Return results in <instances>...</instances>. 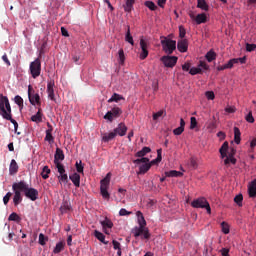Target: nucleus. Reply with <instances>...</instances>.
I'll return each instance as SVG.
<instances>
[{
	"instance_id": "cd10ccee",
	"label": "nucleus",
	"mask_w": 256,
	"mask_h": 256,
	"mask_svg": "<svg viewBox=\"0 0 256 256\" xmlns=\"http://www.w3.org/2000/svg\"><path fill=\"white\" fill-rule=\"evenodd\" d=\"M133 5H135V0H126L123 8L126 13H131L133 11Z\"/></svg>"
},
{
	"instance_id": "b1692460",
	"label": "nucleus",
	"mask_w": 256,
	"mask_h": 256,
	"mask_svg": "<svg viewBox=\"0 0 256 256\" xmlns=\"http://www.w3.org/2000/svg\"><path fill=\"white\" fill-rule=\"evenodd\" d=\"M249 197H256V179H254L248 186Z\"/></svg>"
},
{
	"instance_id": "0e129e2a",
	"label": "nucleus",
	"mask_w": 256,
	"mask_h": 256,
	"mask_svg": "<svg viewBox=\"0 0 256 256\" xmlns=\"http://www.w3.org/2000/svg\"><path fill=\"white\" fill-rule=\"evenodd\" d=\"M120 217H125L126 215H131V212L127 211L125 208H121L119 211Z\"/></svg>"
},
{
	"instance_id": "7ed1b4c3",
	"label": "nucleus",
	"mask_w": 256,
	"mask_h": 256,
	"mask_svg": "<svg viewBox=\"0 0 256 256\" xmlns=\"http://www.w3.org/2000/svg\"><path fill=\"white\" fill-rule=\"evenodd\" d=\"M111 183V172H109L104 179L100 181V193L103 199H107L109 201L111 194H109V184Z\"/></svg>"
},
{
	"instance_id": "412c9836",
	"label": "nucleus",
	"mask_w": 256,
	"mask_h": 256,
	"mask_svg": "<svg viewBox=\"0 0 256 256\" xmlns=\"http://www.w3.org/2000/svg\"><path fill=\"white\" fill-rule=\"evenodd\" d=\"M116 137L117 135L114 133V131L110 133H104L102 136V141L104 143H109V141H113V139H115Z\"/></svg>"
},
{
	"instance_id": "8fccbe9b",
	"label": "nucleus",
	"mask_w": 256,
	"mask_h": 256,
	"mask_svg": "<svg viewBox=\"0 0 256 256\" xmlns=\"http://www.w3.org/2000/svg\"><path fill=\"white\" fill-rule=\"evenodd\" d=\"M56 165V169H58V173L60 174V175H65L66 173H65V166H63V164H61V163H57V164H55Z\"/></svg>"
},
{
	"instance_id": "09e8293b",
	"label": "nucleus",
	"mask_w": 256,
	"mask_h": 256,
	"mask_svg": "<svg viewBox=\"0 0 256 256\" xmlns=\"http://www.w3.org/2000/svg\"><path fill=\"white\" fill-rule=\"evenodd\" d=\"M118 55H119V64L123 65L125 63V52L123 51V49H120L118 51Z\"/></svg>"
},
{
	"instance_id": "5fc2aeb1",
	"label": "nucleus",
	"mask_w": 256,
	"mask_h": 256,
	"mask_svg": "<svg viewBox=\"0 0 256 256\" xmlns=\"http://www.w3.org/2000/svg\"><path fill=\"white\" fill-rule=\"evenodd\" d=\"M236 63H237V60H235V58L230 59L228 61V63L225 64L226 65V69H233V65H236Z\"/></svg>"
},
{
	"instance_id": "4be33fe9",
	"label": "nucleus",
	"mask_w": 256,
	"mask_h": 256,
	"mask_svg": "<svg viewBox=\"0 0 256 256\" xmlns=\"http://www.w3.org/2000/svg\"><path fill=\"white\" fill-rule=\"evenodd\" d=\"M227 151H229V142H224L219 149V153L222 159H225V157H227Z\"/></svg>"
},
{
	"instance_id": "4c0bfd02",
	"label": "nucleus",
	"mask_w": 256,
	"mask_h": 256,
	"mask_svg": "<svg viewBox=\"0 0 256 256\" xmlns=\"http://www.w3.org/2000/svg\"><path fill=\"white\" fill-rule=\"evenodd\" d=\"M133 163H134V165H141V163H143V165L149 164V158L143 156L141 158L133 160Z\"/></svg>"
},
{
	"instance_id": "58836bf2",
	"label": "nucleus",
	"mask_w": 256,
	"mask_h": 256,
	"mask_svg": "<svg viewBox=\"0 0 256 256\" xmlns=\"http://www.w3.org/2000/svg\"><path fill=\"white\" fill-rule=\"evenodd\" d=\"M50 173H51V169H49V166H44L41 172L42 179H49Z\"/></svg>"
},
{
	"instance_id": "338daca9",
	"label": "nucleus",
	"mask_w": 256,
	"mask_h": 256,
	"mask_svg": "<svg viewBox=\"0 0 256 256\" xmlns=\"http://www.w3.org/2000/svg\"><path fill=\"white\" fill-rule=\"evenodd\" d=\"M185 131V129L181 128L180 126L178 128H175L173 130L174 135H181Z\"/></svg>"
},
{
	"instance_id": "f03ea898",
	"label": "nucleus",
	"mask_w": 256,
	"mask_h": 256,
	"mask_svg": "<svg viewBox=\"0 0 256 256\" xmlns=\"http://www.w3.org/2000/svg\"><path fill=\"white\" fill-rule=\"evenodd\" d=\"M20 185L24 187L22 193H24L27 199H30V201H37L39 199V191L37 189L29 188V184L25 181H20Z\"/></svg>"
},
{
	"instance_id": "4d7b16f0",
	"label": "nucleus",
	"mask_w": 256,
	"mask_h": 256,
	"mask_svg": "<svg viewBox=\"0 0 256 256\" xmlns=\"http://www.w3.org/2000/svg\"><path fill=\"white\" fill-rule=\"evenodd\" d=\"M198 68L199 69H204V71H209V66L204 61L199 62Z\"/></svg>"
},
{
	"instance_id": "9b49d317",
	"label": "nucleus",
	"mask_w": 256,
	"mask_h": 256,
	"mask_svg": "<svg viewBox=\"0 0 256 256\" xmlns=\"http://www.w3.org/2000/svg\"><path fill=\"white\" fill-rule=\"evenodd\" d=\"M177 56H162L160 61L163 62V65L169 68H173L175 65H177L178 61Z\"/></svg>"
},
{
	"instance_id": "6e6d98bb",
	"label": "nucleus",
	"mask_w": 256,
	"mask_h": 256,
	"mask_svg": "<svg viewBox=\"0 0 256 256\" xmlns=\"http://www.w3.org/2000/svg\"><path fill=\"white\" fill-rule=\"evenodd\" d=\"M75 166H76L77 173H83L84 166L81 161L76 162Z\"/></svg>"
},
{
	"instance_id": "a878e982",
	"label": "nucleus",
	"mask_w": 256,
	"mask_h": 256,
	"mask_svg": "<svg viewBox=\"0 0 256 256\" xmlns=\"http://www.w3.org/2000/svg\"><path fill=\"white\" fill-rule=\"evenodd\" d=\"M31 121L33 123H41L43 121V113H41V108L38 109V112L31 116Z\"/></svg>"
},
{
	"instance_id": "3c124183",
	"label": "nucleus",
	"mask_w": 256,
	"mask_h": 256,
	"mask_svg": "<svg viewBox=\"0 0 256 256\" xmlns=\"http://www.w3.org/2000/svg\"><path fill=\"white\" fill-rule=\"evenodd\" d=\"M247 123H255V118L253 117V112L249 111V113L245 116Z\"/></svg>"
},
{
	"instance_id": "a19ab883",
	"label": "nucleus",
	"mask_w": 256,
	"mask_h": 256,
	"mask_svg": "<svg viewBox=\"0 0 256 256\" xmlns=\"http://www.w3.org/2000/svg\"><path fill=\"white\" fill-rule=\"evenodd\" d=\"M188 166L190 167V169H197L199 167V164L197 163V158H190Z\"/></svg>"
},
{
	"instance_id": "a18cd8bd",
	"label": "nucleus",
	"mask_w": 256,
	"mask_h": 256,
	"mask_svg": "<svg viewBox=\"0 0 256 256\" xmlns=\"http://www.w3.org/2000/svg\"><path fill=\"white\" fill-rule=\"evenodd\" d=\"M166 177H179L181 175V172L177 170H171L169 172H165Z\"/></svg>"
},
{
	"instance_id": "37998d69",
	"label": "nucleus",
	"mask_w": 256,
	"mask_h": 256,
	"mask_svg": "<svg viewBox=\"0 0 256 256\" xmlns=\"http://www.w3.org/2000/svg\"><path fill=\"white\" fill-rule=\"evenodd\" d=\"M189 73H190V75H201V74H203V69L197 68V67H192L189 70Z\"/></svg>"
},
{
	"instance_id": "603ef678",
	"label": "nucleus",
	"mask_w": 256,
	"mask_h": 256,
	"mask_svg": "<svg viewBox=\"0 0 256 256\" xmlns=\"http://www.w3.org/2000/svg\"><path fill=\"white\" fill-rule=\"evenodd\" d=\"M58 179L60 183L67 184L69 182V176H67V174H61L60 176H58Z\"/></svg>"
},
{
	"instance_id": "a211bd4d",
	"label": "nucleus",
	"mask_w": 256,
	"mask_h": 256,
	"mask_svg": "<svg viewBox=\"0 0 256 256\" xmlns=\"http://www.w3.org/2000/svg\"><path fill=\"white\" fill-rule=\"evenodd\" d=\"M65 159V154L61 150V148H56V152L54 155V163L57 165V163H61Z\"/></svg>"
},
{
	"instance_id": "9d476101",
	"label": "nucleus",
	"mask_w": 256,
	"mask_h": 256,
	"mask_svg": "<svg viewBox=\"0 0 256 256\" xmlns=\"http://www.w3.org/2000/svg\"><path fill=\"white\" fill-rule=\"evenodd\" d=\"M28 98L31 105H38V107H41V97L37 93L33 94V86L31 85L28 86Z\"/></svg>"
},
{
	"instance_id": "79ce46f5",
	"label": "nucleus",
	"mask_w": 256,
	"mask_h": 256,
	"mask_svg": "<svg viewBox=\"0 0 256 256\" xmlns=\"http://www.w3.org/2000/svg\"><path fill=\"white\" fill-rule=\"evenodd\" d=\"M47 241H49V238L46 237L45 234L40 233L39 234V240H38L39 245L44 246V245H46Z\"/></svg>"
},
{
	"instance_id": "423d86ee",
	"label": "nucleus",
	"mask_w": 256,
	"mask_h": 256,
	"mask_svg": "<svg viewBox=\"0 0 256 256\" xmlns=\"http://www.w3.org/2000/svg\"><path fill=\"white\" fill-rule=\"evenodd\" d=\"M162 49L164 52L167 53V55H173V51L177 49V41L171 40L167 37H164L163 40H161Z\"/></svg>"
},
{
	"instance_id": "f8f14e48",
	"label": "nucleus",
	"mask_w": 256,
	"mask_h": 256,
	"mask_svg": "<svg viewBox=\"0 0 256 256\" xmlns=\"http://www.w3.org/2000/svg\"><path fill=\"white\" fill-rule=\"evenodd\" d=\"M140 49L142 51L140 53V59L141 61H144V59H147V57H149V51L147 50V42L143 38L140 39Z\"/></svg>"
},
{
	"instance_id": "aec40b11",
	"label": "nucleus",
	"mask_w": 256,
	"mask_h": 256,
	"mask_svg": "<svg viewBox=\"0 0 256 256\" xmlns=\"http://www.w3.org/2000/svg\"><path fill=\"white\" fill-rule=\"evenodd\" d=\"M18 171L19 165L17 164V161H15V159H12L9 167V173L10 175H17Z\"/></svg>"
},
{
	"instance_id": "20e7f679",
	"label": "nucleus",
	"mask_w": 256,
	"mask_h": 256,
	"mask_svg": "<svg viewBox=\"0 0 256 256\" xmlns=\"http://www.w3.org/2000/svg\"><path fill=\"white\" fill-rule=\"evenodd\" d=\"M0 115L5 118L11 115V104L9 103V98L7 96L0 95Z\"/></svg>"
},
{
	"instance_id": "49530a36",
	"label": "nucleus",
	"mask_w": 256,
	"mask_h": 256,
	"mask_svg": "<svg viewBox=\"0 0 256 256\" xmlns=\"http://www.w3.org/2000/svg\"><path fill=\"white\" fill-rule=\"evenodd\" d=\"M14 102L16 103V105H18L20 109H23V98L21 96H15Z\"/></svg>"
},
{
	"instance_id": "c756f323",
	"label": "nucleus",
	"mask_w": 256,
	"mask_h": 256,
	"mask_svg": "<svg viewBox=\"0 0 256 256\" xmlns=\"http://www.w3.org/2000/svg\"><path fill=\"white\" fill-rule=\"evenodd\" d=\"M197 8L202 11H209V4L205 0H197Z\"/></svg>"
},
{
	"instance_id": "ea45409f",
	"label": "nucleus",
	"mask_w": 256,
	"mask_h": 256,
	"mask_svg": "<svg viewBox=\"0 0 256 256\" xmlns=\"http://www.w3.org/2000/svg\"><path fill=\"white\" fill-rule=\"evenodd\" d=\"M234 203L238 205V207H243V194H238L234 197Z\"/></svg>"
},
{
	"instance_id": "bb28decb",
	"label": "nucleus",
	"mask_w": 256,
	"mask_h": 256,
	"mask_svg": "<svg viewBox=\"0 0 256 256\" xmlns=\"http://www.w3.org/2000/svg\"><path fill=\"white\" fill-rule=\"evenodd\" d=\"M119 101H125V98L118 93H114L108 100V103H119Z\"/></svg>"
},
{
	"instance_id": "39448f33",
	"label": "nucleus",
	"mask_w": 256,
	"mask_h": 256,
	"mask_svg": "<svg viewBox=\"0 0 256 256\" xmlns=\"http://www.w3.org/2000/svg\"><path fill=\"white\" fill-rule=\"evenodd\" d=\"M191 207L194 209H206L208 215H211V206L206 198L200 197L191 202Z\"/></svg>"
},
{
	"instance_id": "6ab92c4d",
	"label": "nucleus",
	"mask_w": 256,
	"mask_h": 256,
	"mask_svg": "<svg viewBox=\"0 0 256 256\" xmlns=\"http://www.w3.org/2000/svg\"><path fill=\"white\" fill-rule=\"evenodd\" d=\"M70 181H72L73 185L75 187H80L81 186V175L78 173H74L69 176Z\"/></svg>"
},
{
	"instance_id": "0eeeda50",
	"label": "nucleus",
	"mask_w": 256,
	"mask_h": 256,
	"mask_svg": "<svg viewBox=\"0 0 256 256\" xmlns=\"http://www.w3.org/2000/svg\"><path fill=\"white\" fill-rule=\"evenodd\" d=\"M22 189H25L20 182H15L12 185V190L14 191V197H13V203L15 207L23 201V196H21V193L23 192Z\"/></svg>"
},
{
	"instance_id": "c9c22d12",
	"label": "nucleus",
	"mask_w": 256,
	"mask_h": 256,
	"mask_svg": "<svg viewBox=\"0 0 256 256\" xmlns=\"http://www.w3.org/2000/svg\"><path fill=\"white\" fill-rule=\"evenodd\" d=\"M234 141L236 145L241 143V130H239L237 127H234Z\"/></svg>"
},
{
	"instance_id": "dca6fc26",
	"label": "nucleus",
	"mask_w": 256,
	"mask_h": 256,
	"mask_svg": "<svg viewBox=\"0 0 256 256\" xmlns=\"http://www.w3.org/2000/svg\"><path fill=\"white\" fill-rule=\"evenodd\" d=\"M190 18L194 19L197 25H201V23H207V15L205 13L198 14L196 17L193 14H190Z\"/></svg>"
},
{
	"instance_id": "774afa93",
	"label": "nucleus",
	"mask_w": 256,
	"mask_h": 256,
	"mask_svg": "<svg viewBox=\"0 0 256 256\" xmlns=\"http://www.w3.org/2000/svg\"><path fill=\"white\" fill-rule=\"evenodd\" d=\"M220 252L222 256H229V249L227 248H222Z\"/></svg>"
},
{
	"instance_id": "69168bd1",
	"label": "nucleus",
	"mask_w": 256,
	"mask_h": 256,
	"mask_svg": "<svg viewBox=\"0 0 256 256\" xmlns=\"http://www.w3.org/2000/svg\"><path fill=\"white\" fill-rule=\"evenodd\" d=\"M186 31L185 28H183L182 26L179 27V38L180 39H184L185 35H186Z\"/></svg>"
},
{
	"instance_id": "4468645a",
	"label": "nucleus",
	"mask_w": 256,
	"mask_h": 256,
	"mask_svg": "<svg viewBox=\"0 0 256 256\" xmlns=\"http://www.w3.org/2000/svg\"><path fill=\"white\" fill-rule=\"evenodd\" d=\"M177 49L180 53H187V49H189V42L187 39H181L177 43Z\"/></svg>"
},
{
	"instance_id": "ddd939ff",
	"label": "nucleus",
	"mask_w": 256,
	"mask_h": 256,
	"mask_svg": "<svg viewBox=\"0 0 256 256\" xmlns=\"http://www.w3.org/2000/svg\"><path fill=\"white\" fill-rule=\"evenodd\" d=\"M113 131L115 135H119V137H125L127 135V126L125 123L121 122Z\"/></svg>"
},
{
	"instance_id": "7c9ffc66",
	"label": "nucleus",
	"mask_w": 256,
	"mask_h": 256,
	"mask_svg": "<svg viewBox=\"0 0 256 256\" xmlns=\"http://www.w3.org/2000/svg\"><path fill=\"white\" fill-rule=\"evenodd\" d=\"M151 165H153V164L152 163L142 164L139 167L138 175H145V173H147V171H149V169H151Z\"/></svg>"
},
{
	"instance_id": "e2e57ef3",
	"label": "nucleus",
	"mask_w": 256,
	"mask_h": 256,
	"mask_svg": "<svg viewBox=\"0 0 256 256\" xmlns=\"http://www.w3.org/2000/svg\"><path fill=\"white\" fill-rule=\"evenodd\" d=\"M206 97H207V99H209L210 101H213V99H215V92H214V91H207V92H206Z\"/></svg>"
},
{
	"instance_id": "864d4df0",
	"label": "nucleus",
	"mask_w": 256,
	"mask_h": 256,
	"mask_svg": "<svg viewBox=\"0 0 256 256\" xmlns=\"http://www.w3.org/2000/svg\"><path fill=\"white\" fill-rule=\"evenodd\" d=\"M20 219L19 215L15 212L11 213L8 218L9 221H20Z\"/></svg>"
},
{
	"instance_id": "2eb2a0df",
	"label": "nucleus",
	"mask_w": 256,
	"mask_h": 256,
	"mask_svg": "<svg viewBox=\"0 0 256 256\" xmlns=\"http://www.w3.org/2000/svg\"><path fill=\"white\" fill-rule=\"evenodd\" d=\"M48 128L46 130V136H45V141H48L50 145H53L55 143V137H53V126L48 123Z\"/></svg>"
},
{
	"instance_id": "c03bdc74",
	"label": "nucleus",
	"mask_w": 256,
	"mask_h": 256,
	"mask_svg": "<svg viewBox=\"0 0 256 256\" xmlns=\"http://www.w3.org/2000/svg\"><path fill=\"white\" fill-rule=\"evenodd\" d=\"M145 6L150 9V11H157V5L153 1H146Z\"/></svg>"
},
{
	"instance_id": "bf43d9fd",
	"label": "nucleus",
	"mask_w": 256,
	"mask_h": 256,
	"mask_svg": "<svg viewBox=\"0 0 256 256\" xmlns=\"http://www.w3.org/2000/svg\"><path fill=\"white\" fill-rule=\"evenodd\" d=\"M256 49V44H246V51H248V53H251L252 51H255Z\"/></svg>"
},
{
	"instance_id": "393cba45",
	"label": "nucleus",
	"mask_w": 256,
	"mask_h": 256,
	"mask_svg": "<svg viewBox=\"0 0 256 256\" xmlns=\"http://www.w3.org/2000/svg\"><path fill=\"white\" fill-rule=\"evenodd\" d=\"M70 211H71V203H69L68 201H64L60 206L61 214L65 215V213H69Z\"/></svg>"
},
{
	"instance_id": "473e14b6",
	"label": "nucleus",
	"mask_w": 256,
	"mask_h": 256,
	"mask_svg": "<svg viewBox=\"0 0 256 256\" xmlns=\"http://www.w3.org/2000/svg\"><path fill=\"white\" fill-rule=\"evenodd\" d=\"M125 41L127 43H130V45H135V41L133 40V36L131 35V28L128 26L126 35H125Z\"/></svg>"
},
{
	"instance_id": "052dcab7",
	"label": "nucleus",
	"mask_w": 256,
	"mask_h": 256,
	"mask_svg": "<svg viewBox=\"0 0 256 256\" xmlns=\"http://www.w3.org/2000/svg\"><path fill=\"white\" fill-rule=\"evenodd\" d=\"M197 127V118L191 117L190 118V129H195Z\"/></svg>"
},
{
	"instance_id": "f257e3e1",
	"label": "nucleus",
	"mask_w": 256,
	"mask_h": 256,
	"mask_svg": "<svg viewBox=\"0 0 256 256\" xmlns=\"http://www.w3.org/2000/svg\"><path fill=\"white\" fill-rule=\"evenodd\" d=\"M136 215L138 217V225L135 226L131 233L135 237V239L139 238L142 240L149 241L151 239V233L149 232V228H147V221L145 220V216L141 211H137Z\"/></svg>"
},
{
	"instance_id": "6e6552de",
	"label": "nucleus",
	"mask_w": 256,
	"mask_h": 256,
	"mask_svg": "<svg viewBox=\"0 0 256 256\" xmlns=\"http://www.w3.org/2000/svg\"><path fill=\"white\" fill-rule=\"evenodd\" d=\"M30 74L33 79H37L41 75V60L36 58L33 62L30 63Z\"/></svg>"
},
{
	"instance_id": "c85d7f7f",
	"label": "nucleus",
	"mask_w": 256,
	"mask_h": 256,
	"mask_svg": "<svg viewBox=\"0 0 256 256\" xmlns=\"http://www.w3.org/2000/svg\"><path fill=\"white\" fill-rule=\"evenodd\" d=\"M94 237H96V239H98V241H100L104 245H109V241L105 240V235L103 233L95 230L94 231Z\"/></svg>"
},
{
	"instance_id": "13d9d810",
	"label": "nucleus",
	"mask_w": 256,
	"mask_h": 256,
	"mask_svg": "<svg viewBox=\"0 0 256 256\" xmlns=\"http://www.w3.org/2000/svg\"><path fill=\"white\" fill-rule=\"evenodd\" d=\"M13 195V193L8 192L4 197H3V203L4 205H7L9 203V200L11 199V196Z\"/></svg>"
},
{
	"instance_id": "680f3d73",
	"label": "nucleus",
	"mask_w": 256,
	"mask_h": 256,
	"mask_svg": "<svg viewBox=\"0 0 256 256\" xmlns=\"http://www.w3.org/2000/svg\"><path fill=\"white\" fill-rule=\"evenodd\" d=\"M163 113H165L163 110H160L156 113L153 114V120L157 121V119H159V117H163Z\"/></svg>"
},
{
	"instance_id": "5701e85b",
	"label": "nucleus",
	"mask_w": 256,
	"mask_h": 256,
	"mask_svg": "<svg viewBox=\"0 0 256 256\" xmlns=\"http://www.w3.org/2000/svg\"><path fill=\"white\" fill-rule=\"evenodd\" d=\"M4 119H6V121H9L14 125V131L15 133H17V135H21L20 132H17V129H19V123H17L15 119H13V116L11 115V113L8 114V116H5Z\"/></svg>"
},
{
	"instance_id": "f704fd0d",
	"label": "nucleus",
	"mask_w": 256,
	"mask_h": 256,
	"mask_svg": "<svg viewBox=\"0 0 256 256\" xmlns=\"http://www.w3.org/2000/svg\"><path fill=\"white\" fill-rule=\"evenodd\" d=\"M147 153H151V148L145 146L135 154V157H145V155H147Z\"/></svg>"
},
{
	"instance_id": "de8ad7c7",
	"label": "nucleus",
	"mask_w": 256,
	"mask_h": 256,
	"mask_svg": "<svg viewBox=\"0 0 256 256\" xmlns=\"http://www.w3.org/2000/svg\"><path fill=\"white\" fill-rule=\"evenodd\" d=\"M221 227H222V233H224V235H229V224L227 222H222L221 223Z\"/></svg>"
},
{
	"instance_id": "f3484780",
	"label": "nucleus",
	"mask_w": 256,
	"mask_h": 256,
	"mask_svg": "<svg viewBox=\"0 0 256 256\" xmlns=\"http://www.w3.org/2000/svg\"><path fill=\"white\" fill-rule=\"evenodd\" d=\"M53 87H55V82L50 81L47 84V93H48V97L49 99H51V101H55V90L53 89Z\"/></svg>"
},
{
	"instance_id": "e433bc0d",
	"label": "nucleus",
	"mask_w": 256,
	"mask_h": 256,
	"mask_svg": "<svg viewBox=\"0 0 256 256\" xmlns=\"http://www.w3.org/2000/svg\"><path fill=\"white\" fill-rule=\"evenodd\" d=\"M103 229H112L113 228V222L109 218H105L103 221L100 222Z\"/></svg>"
},
{
	"instance_id": "1a4fd4ad",
	"label": "nucleus",
	"mask_w": 256,
	"mask_h": 256,
	"mask_svg": "<svg viewBox=\"0 0 256 256\" xmlns=\"http://www.w3.org/2000/svg\"><path fill=\"white\" fill-rule=\"evenodd\" d=\"M122 113L123 110H121V108L114 107L104 115V119L112 123L114 119H117V117H121Z\"/></svg>"
},
{
	"instance_id": "72a5a7b5",
	"label": "nucleus",
	"mask_w": 256,
	"mask_h": 256,
	"mask_svg": "<svg viewBox=\"0 0 256 256\" xmlns=\"http://www.w3.org/2000/svg\"><path fill=\"white\" fill-rule=\"evenodd\" d=\"M63 249H65V242L64 241H60L56 244L54 250H53V253L55 255L61 253V251H63Z\"/></svg>"
},
{
	"instance_id": "2f4dec72",
	"label": "nucleus",
	"mask_w": 256,
	"mask_h": 256,
	"mask_svg": "<svg viewBox=\"0 0 256 256\" xmlns=\"http://www.w3.org/2000/svg\"><path fill=\"white\" fill-rule=\"evenodd\" d=\"M206 60L208 61V63H211L213 61H215V59H217V53H215V51L210 50L206 53L205 55Z\"/></svg>"
}]
</instances>
